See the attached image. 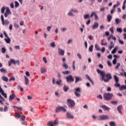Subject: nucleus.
Masks as SVG:
<instances>
[{"instance_id": "3", "label": "nucleus", "mask_w": 126, "mask_h": 126, "mask_svg": "<svg viewBox=\"0 0 126 126\" xmlns=\"http://www.w3.org/2000/svg\"><path fill=\"white\" fill-rule=\"evenodd\" d=\"M66 108H67L66 105H64L63 106H58L56 109V113H59V112H63V113H65V112H66Z\"/></svg>"}, {"instance_id": "64", "label": "nucleus", "mask_w": 126, "mask_h": 126, "mask_svg": "<svg viewBox=\"0 0 126 126\" xmlns=\"http://www.w3.org/2000/svg\"><path fill=\"white\" fill-rule=\"evenodd\" d=\"M89 39H90V40H92L93 39V37L92 36V35H90L88 36Z\"/></svg>"}, {"instance_id": "16", "label": "nucleus", "mask_w": 126, "mask_h": 126, "mask_svg": "<svg viewBox=\"0 0 126 126\" xmlns=\"http://www.w3.org/2000/svg\"><path fill=\"white\" fill-rule=\"evenodd\" d=\"M98 27H99V24L97 22L94 23L92 26V28L94 30L96 29V28H98Z\"/></svg>"}, {"instance_id": "45", "label": "nucleus", "mask_w": 126, "mask_h": 126, "mask_svg": "<svg viewBox=\"0 0 126 126\" xmlns=\"http://www.w3.org/2000/svg\"><path fill=\"white\" fill-rule=\"evenodd\" d=\"M126 2H123V6L122 7V9H123V10H125L126 9Z\"/></svg>"}, {"instance_id": "30", "label": "nucleus", "mask_w": 126, "mask_h": 126, "mask_svg": "<svg viewBox=\"0 0 126 126\" xmlns=\"http://www.w3.org/2000/svg\"><path fill=\"white\" fill-rule=\"evenodd\" d=\"M0 72H4V73H6V72H7L6 69H5L3 68L0 69Z\"/></svg>"}, {"instance_id": "53", "label": "nucleus", "mask_w": 126, "mask_h": 126, "mask_svg": "<svg viewBox=\"0 0 126 126\" xmlns=\"http://www.w3.org/2000/svg\"><path fill=\"white\" fill-rule=\"evenodd\" d=\"M117 63V58H115L113 60V64H116Z\"/></svg>"}, {"instance_id": "21", "label": "nucleus", "mask_w": 126, "mask_h": 126, "mask_svg": "<svg viewBox=\"0 0 126 126\" xmlns=\"http://www.w3.org/2000/svg\"><path fill=\"white\" fill-rule=\"evenodd\" d=\"M1 79L3 80V81H5V82H7L8 81V78H7V77L5 76L2 77Z\"/></svg>"}, {"instance_id": "1", "label": "nucleus", "mask_w": 126, "mask_h": 126, "mask_svg": "<svg viewBox=\"0 0 126 126\" xmlns=\"http://www.w3.org/2000/svg\"><path fill=\"white\" fill-rule=\"evenodd\" d=\"M96 71L97 73H99L101 75L102 80H103L104 82H109V81L113 78V77H112V74H111V73H110L105 75V72L101 71L99 69H97Z\"/></svg>"}, {"instance_id": "9", "label": "nucleus", "mask_w": 126, "mask_h": 126, "mask_svg": "<svg viewBox=\"0 0 126 126\" xmlns=\"http://www.w3.org/2000/svg\"><path fill=\"white\" fill-rule=\"evenodd\" d=\"M66 117L67 119H70L71 120H73L74 119V116L71 114L70 112H67L66 114Z\"/></svg>"}, {"instance_id": "48", "label": "nucleus", "mask_w": 126, "mask_h": 126, "mask_svg": "<svg viewBox=\"0 0 126 126\" xmlns=\"http://www.w3.org/2000/svg\"><path fill=\"white\" fill-rule=\"evenodd\" d=\"M61 83H62V80H61V79H59V80L57 81L56 82V84H57L58 85H60Z\"/></svg>"}, {"instance_id": "5", "label": "nucleus", "mask_w": 126, "mask_h": 126, "mask_svg": "<svg viewBox=\"0 0 126 126\" xmlns=\"http://www.w3.org/2000/svg\"><path fill=\"white\" fill-rule=\"evenodd\" d=\"M81 92V90L80 88H76L75 89L74 94L76 97H79L81 96V94H80Z\"/></svg>"}, {"instance_id": "32", "label": "nucleus", "mask_w": 126, "mask_h": 126, "mask_svg": "<svg viewBox=\"0 0 126 126\" xmlns=\"http://www.w3.org/2000/svg\"><path fill=\"white\" fill-rule=\"evenodd\" d=\"M93 48H94L93 45H91V46H90L89 48V52H91V53H92V52H93Z\"/></svg>"}, {"instance_id": "19", "label": "nucleus", "mask_w": 126, "mask_h": 126, "mask_svg": "<svg viewBox=\"0 0 126 126\" xmlns=\"http://www.w3.org/2000/svg\"><path fill=\"white\" fill-rule=\"evenodd\" d=\"M107 18V22H111V21H112V19L113 18V16L111 15H108Z\"/></svg>"}, {"instance_id": "24", "label": "nucleus", "mask_w": 126, "mask_h": 126, "mask_svg": "<svg viewBox=\"0 0 126 126\" xmlns=\"http://www.w3.org/2000/svg\"><path fill=\"white\" fill-rule=\"evenodd\" d=\"M4 40L7 44H9L10 43V38L9 37H7V38H4Z\"/></svg>"}, {"instance_id": "37", "label": "nucleus", "mask_w": 126, "mask_h": 126, "mask_svg": "<svg viewBox=\"0 0 126 126\" xmlns=\"http://www.w3.org/2000/svg\"><path fill=\"white\" fill-rule=\"evenodd\" d=\"M62 73H63V74H69V73H70V72H69V71H63Z\"/></svg>"}, {"instance_id": "57", "label": "nucleus", "mask_w": 126, "mask_h": 126, "mask_svg": "<svg viewBox=\"0 0 126 126\" xmlns=\"http://www.w3.org/2000/svg\"><path fill=\"white\" fill-rule=\"evenodd\" d=\"M95 14H96V12H92L90 17H93V16H94V15H95Z\"/></svg>"}, {"instance_id": "42", "label": "nucleus", "mask_w": 126, "mask_h": 126, "mask_svg": "<svg viewBox=\"0 0 126 126\" xmlns=\"http://www.w3.org/2000/svg\"><path fill=\"white\" fill-rule=\"evenodd\" d=\"M84 18L85 19H87V18H90V16L89 15V14H86L84 16Z\"/></svg>"}, {"instance_id": "62", "label": "nucleus", "mask_w": 126, "mask_h": 126, "mask_svg": "<svg viewBox=\"0 0 126 126\" xmlns=\"http://www.w3.org/2000/svg\"><path fill=\"white\" fill-rule=\"evenodd\" d=\"M11 63H12V62L11 59L10 61H8V65H9V66H10V65H11Z\"/></svg>"}, {"instance_id": "26", "label": "nucleus", "mask_w": 126, "mask_h": 126, "mask_svg": "<svg viewBox=\"0 0 126 126\" xmlns=\"http://www.w3.org/2000/svg\"><path fill=\"white\" fill-rule=\"evenodd\" d=\"M126 90V85H122L121 86V87L119 88V90L120 91H122V90Z\"/></svg>"}, {"instance_id": "52", "label": "nucleus", "mask_w": 126, "mask_h": 126, "mask_svg": "<svg viewBox=\"0 0 126 126\" xmlns=\"http://www.w3.org/2000/svg\"><path fill=\"white\" fill-rule=\"evenodd\" d=\"M3 34H4L5 38H8V35H7V33H6V32L4 31Z\"/></svg>"}, {"instance_id": "18", "label": "nucleus", "mask_w": 126, "mask_h": 126, "mask_svg": "<svg viewBox=\"0 0 126 126\" xmlns=\"http://www.w3.org/2000/svg\"><path fill=\"white\" fill-rule=\"evenodd\" d=\"M24 78L26 85H29V79H28V77H27L26 76H25Z\"/></svg>"}, {"instance_id": "38", "label": "nucleus", "mask_w": 126, "mask_h": 126, "mask_svg": "<svg viewBox=\"0 0 126 126\" xmlns=\"http://www.w3.org/2000/svg\"><path fill=\"white\" fill-rule=\"evenodd\" d=\"M1 50V53H2V54H4L5 52H6V49H5V48L4 47H2Z\"/></svg>"}, {"instance_id": "59", "label": "nucleus", "mask_w": 126, "mask_h": 126, "mask_svg": "<svg viewBox=\"0 0 126 126\" xmlns=\"http://www.w3.org/2000/svg\"><path fill=\"white\" fill-rule=\"evenodd\" d=\"M7 110H8L7 106H5L4 107L3 111L4 112H7Z\"/></svg>"}, {"instance_id": "20", "label": "nucleus", "mask_w": 126, "mask_h": 126, "mask_svg": "<svg viewBox=\"0 0 126 126\" xmlns=\"http://www.w3.org/2000/svg\"><path fill=\"white\" fill-rule=\"evenodd\" d=\"M115 21L116 24L118 25V24H120V23H121L122 20L119 18H116L115 19Z\"/></svg>"}, {"instance_id": "35", "label": "nucleus", "mask_w": 126, "mask_h": 126, "mask_svg": "<svg viewBox=\"0 0 126 126\" xmlns=\"http://www.w3.org/2000/svg\"><path fill=\"white\" fill-rule=\"evenodd\" d=\"M19 6V3L17 1H15V7L17 8Z\"/></svg>"}, {"instance_id": "29", "label": "nucleus", "mask_w": 126, "mask_h": 126, "mask_svg": "<svg viewBox=\"0 0 126 126\" xmlns=\"http://www.w3.org/2000/svg\"><path fill=\"white\" fill-rule=\"evenodd\" d=\"M64 92H67L68 91V88L67 86H64L63 88Z\"/></svg>"}, {"instance_id": "12", "label": "nucleus", "mask_w": 126, "mask_h": 126, "mask_svg": "<svg viewBox=\"0 0 126 126\" xmlns=\"http://www.w3.org/2000/svg\"><path fill=\"white\" fill-rule=\"evenodd\" d=\"M122 109H123V105H119L117 107V111L119 112V114L123 115V112H122Z\"/></svg>"}, {"instance_id": "54", "label": "nucleus", "mask_w": 126, "mask_h": 126, "mask_svg": "<svg viewBox=\"0 0 126 126\" xmlns=\"http://www.w3.org/2000/svg\"><path fill=\"white\" fill-rule=\"evenodd\" d=\"M21 118L22 121H25L26 117L24 116V115H22Z\"/></svg>"}, {"instance_id": "31", "label": "nucleus", "mask_w": 126, "mask_h": 126, "mask_svg": "<svg viewBox=\"0 0 126 126\" xmlns=\"http://www.w3.org/2000/svg\"><path fill=\"white\" fill-rule=\"evenodd\" d=\"M121 66V63H117V65L115 67V69L118 70L119 69V68Z\"/></svg>"}, {"instance_id": "36", "label": "nucleus", "mask_w": 126, "mask_h": 126, "mask_svg": "<svg viewBox=\"0 0 126 126\" xmlns=\"http://www.w3.org/2000/svg\"><path fill=\"white\" fill-rule=\"evenodd\" d=\"M117 32H119V33H122L123 32V29L121 28H118L117 29Z\"/></svg>"}, {"instance_id": "47", "label": "nucleus", "mask_w": 126, "mask_h": 126, "mask_svg": "<svg viewBox=\"0 0 126 126\" xmlns=\"http://www.w3.org/2000/svg\"><path fill=\"white\" fill-rule=\"evenodd\" d=\"M114 85L115 87H120L121 86V85L119 84V82H116Z\"/></svg>"}, {"instance_id": "34", "label": "nucleus", "mask_w": 126, "mask_h": 126, "mask_svg": "<svg viewBox=\"0 0 126 126\" xmlns=\"http://www.w3.org/2000/svg\"><path fill=\"white\" fill-rule=\"evenodd\" d=\"M109 125L110 126H116V123L113 121L110 122Z\"/></svg>"}, {"instance_id": "10", "label": "nucleus", "mask_w": 126, "mask_h": 126, "mask_svg": "<svg viewBox=\"0 0 126 126\" xmlns=\"http://www.w3.org/2000/svg\"><path fill=\"white\" fill-rule=\"evenodd\" d=\"M100 120L105 121L106 120H109V117L108 115H101L99 116Z\"/></svg>"}, {"instance_id": "58", "label": "nucleus", "mask_w": 126, "mask_h": 126, "mask_svg": "<svg viewBox=\"0 0 126 126\" xmlns=\"http://www.w3.org/2000/svg\"><path fill=\"white\" fill-rule=\"evenodd\" d=\"M111 37L112 38V39H113V40H114V41H116L117 40V38H116L115 36H114V35H111Z\"/></svg>"}, {"instance_id": "46", "label": "nucleus", "mask_w": 126, "mask_h": 126, "mask_svg": "<svg viewBox=\"0 0 126 126\" xmlns=\"http://www.w3.org/2000/svg\"><path fill=\"white\" fill-rule=\"evenodd\" d=\"M107 42L104 43V40H101V45L102 46H107Z\"/></svg>"}, {"instance_id": "50", "label": "nucleus", "mask_w": 126, "mask_h": 126, "mask_svg": "<svg viewBox=\"0 0 126 126\" xmlns=\"http://www.w3.org/2000/svg\"><path fill=\"white\" fill-rule=\"evenodd\" d=\"M75 61H73V64H72V67H73V70H75Z\"/></svg>"}, {"instance_id": "28", "label": "nucleus", "mask_w": 126, "mask_h": 126, "mask_svg": "<svg viewBox=\"0 0 126 126\" xmlns=\"http://www.w3.org/2000/svg\"><path fill=\"white\" fill-rule=\"evenodd\" d=\"M113 77L114 78L115 82H119V77L117 76L116 75H114Z\"/></svg>"}, {"instance_id": "7", "label": "nucleus", "mask_w": 126, "mask_h": 126, "mask_svg": "<svg viewBox=\"0 0 126 126\" xmlns=\"http://www.w3.org/2000/svg\"><path fill=\"white\" fill-rule=\"evenodd\" d=\"M59 124V121L55 120L54 122H49L47 123L48 126H56Z\"/></svg>"}, {"instance_id": "51", "label": "nucleus", "mask_w": 126, "mask_h": 126, "mask_svg": "<svg viewBox=\"0 0 126 126\" xmlns=\"http://www.w3.org/2000/svg\"><path fill=\"white\" fill-rule=\"evenodd\" d=\"M109 31H110V32H111L112 34H114V28L113 27L110 28L109 29Z\"/></svg>"}, {"instance_id": "43", "label": "nucleus", "mask_w": 126, "mask_h": 126, "mask_svg": "<svg viewBox=\"0 0 126 126\" xmlns=\"http://www.w3.org/2000/svg\"><path fill=\"white\" fill-rule=\"evenodd\" d=\"M117 50H118V47H115L112 51V54H115L117 52Z\"/></svg>"}, {"instance_id": "56", "label": "nucleus", "mask_w": 126, "mask_h": 126, "mask_svg": "<svg viewBox=\"0 0 126 126\" xmlns=\"http://www.w3.org/2000/svg\"><path fill=\"white\" fill-rule=\"evenodd\" d=\"M12 80H13V81H14V80H15V78H14V77H11L9 79V81H11Z\"/></svg>"}, {"instance_id": "2", "label": "nucleus", "mask_w": 126, "mask_h": 126, "mask_svg": "<svg viewBox=\"0 0 126 126\" xmlns=\"http://www.w3.org/2000/svg\"><path fill=\"white\" fill-rule=\"evenodd\" d=\"M114 96V94L110 93H106L103 94V98L105 101H110L112 100V98Z\"/></svg>"}, {"instance_id": "33", "label": "nucleus", "mask_w": 126, "mask_h": 126, "mask_svg": "<svg viewBox=\"0 0 126 126\" xmlns=\"http://www.w3.org/2000/svg\"><path fill=\"white\" fill-rule=\"evenodd\" d=\"M1 95H2V96H3V97H4V98H7V95H6V94L4 93V92H2L1 93Z\"/></svg>"}, {"instance_id": "4", "label": "nucleus", "mask_w": 126, "mask_h": 126, "mask_svg": "<svg viewBox=\"0 0 126 126\" xmlns=\"http://www.w3.org/2000/svg\"><path fill=\"white\" fill-rule=\"evenodd\" d=\"M67 105L69 108H73L75 106V102L74 100L69 98L67 100Z\"/></svg>"}, {"instance_id": "40", "label": "nucleus", "mask_w": 126, "mask_h": 126, "mask_svg": "<svg viewBox=\"0 0 126 126\" xmlns=\"http://www.w3.org/2000/svg\"><path fill=\"white\" fill-rule=\"evenodd\" d=\"M95 48L96 49V51H100V47H99V45H98V44L95 45Z\"/></svg>"}, {"instance_id": "17", "label": "nucleus", "mask_w": 126, "mask_h": 126, "mask_svg": "<svg viewBox=\"0 0 126 126\" xmlns=\"http://www.w3.org/2000/svg\"><path fill=\"white\" fill-rule=\"evenodd\" d=\"M12 63H13V64H16V63L18 64V65H19L20 64V62L18 60L15 61L13 59H11Z\"/></svg>"}, {"instance_id": "61", "label": "nucleus", "mask_w": 126, "mask_h": 126, "mask_svg": "<svg viewBox=\"0 0 126 126\" xmlns=\"http://www.w3.org/2000/svg\"><path fill=\"white\" fill-rule=\"evenodd\" d=\"M86 78H87V79H88L89 80V81H91V78H90V77H89V76L88 75H86Z\"/></svg>"}, {"instance_id": "25", "label": "nucleus", "mask_w": 126, "mask_h": 126, "mask_svg": "<svg viewBox=\"0 0 126 126\" xmlns=\"http://www.w3.org/2000/svg\"><path fill=\"white\" fill-rule=\"evenodd\" d=\"M72 11H73V9H72L70 10V11L68 13V15H69V16H74V15H73V14H72Z\"/></svg>"}, {"instance_id": "55", "label": "nucleus", "mask_w": 126, "mask_h": 126, "mask_svg": "<svg viewBox=\"0 0 126 126\" xmlns=\"http://www.w3.org/2000/svg\"><path fill=\"white\" fill-rule=\"evenodd\" d=\"M119 42L120 44H121V45H124V44H125V43L124 42V41H123L121 39H119Z\"/></svg>"}, {"instance_id": "39", "label": "nucleus", "mask_w": 126, "mask_h": 126, "mask_svg": "<svg viewBox=\"0 0 126 126\" xmlns=\"http://www.w3.org/2000/svg\"><path fill=\"white\" fill-rule=\"evenodd\" d=\"M50 46L52 48H55L56 47V44H55V42H53L50 43Z\"/></svg>"}, {"instance_id": "60", "label": "nucleus", "mask_w": 126, "mask_h": 126, "mask_svg": "<svg viewBox=\"0 0 126 126\" xmlns=\"http://www.w3.org/2000/svg\"><path fill=\"white\" fill-rule=\"evenodd\" d=\"M16 117L17 118H18L19 119H20V118H21V116H20L18 113H16Z\"/></svg>"}, {"instance_id": "8", "label": "nucleus", "mask_w": 126, "mask_h": 126, "mask_svg": "<svg viewBox=\"0 0 126 126\" xmlns=\"http://www.w3.org/2000/svg\"><path fill=\"white\" fill-rule=\"evenodd\" d=\"M1 20L2 25H7L9 24V21L7 20H4V18H3V15H1Z\"/></svg>"}, {"instance_id": "13", "label": "nucleus", "mask_w": 126, "mask_h": 126, "mask_svg": "<svg viewBox=\"0 0 126 126\" xmlns=\"http://www.w3.org/2000/svg\"><path fill=\"white\" fill-rule=\"evenodd\" d=\"M14 99H15V94H12L10 95L9 99L10 102H11V101H12V100H14Z\"/></svg>"}, {"instance_id": "49", "label": "nucleus", "mask_w": 126, "mask_h": 126, "mask_svg": "<svg viewBox=\"0 0 126 126\" xmlns=\"http://www.w3.org/2000/svg\"><path fill=\"white\" fill-rule=\"evenodd\" d=\"M18 89H20V91H21V92H22L23 91V90H24L23 88L21 87V86H18Z\"/></svg>"}, {"instance_id": "11", "label": "nucleus", "mask_w": 126, "mask_h": 126, "mask_svg": "<svg viewBox=\"0 0 126 126\" xmlns=\"http://www.w3.org/2000/svg\"><path fill=\"white\" fill-rule=\"evenodd\" d=\"M100 108H102L104 111H110L111 108L105 105H103L102 106H100Z\"/></svg>"}, {"instance_id": "27", "label": "nucleus", "mask_w": 126, "mask_h": 126, "mask_svg": "<svg viewBox=\"0 0 126 126\" xmlns=\"http://www.w3.org/2000/svg\"><path fill=\"white\" fill-rule=\"evenodd\" d=\"M63 67H64V68H65V69H67V68H68V65H67V64L66 63H64L63 64Z\"/></svg>"}, {"instance_id": "63", "label": "nucleus", "mask_w": 126, "mask_h": 126, "mask_svg": "<svg viewBox=\"0 0 126 126\" xmlns=\"http://www.w3.org/2000/svg\"><path fill=\"white\" fill-rule=\"evenodd\" d=\"M77 57L80 59V60H81L82 57H81V55H80L79 53L77 54Z\"/></svg>"}, {"instance_id": "23", "label": "nucleus", "mask_w": 126, "mask_h": 126, "mask_svg": "<svg viewBox=\"0 0 126 126\" xmlns=\"http://www.w3.org/2000/svg\"><path fill=\"white\" fill-rule=\"evenodd\" d=\"M6 13H7L8 15L11 14V11H10V9H9V8L6 7Z\"/></svg>"}, {"instance_id": "15", "label": "nucleus", "mask_w": 126, "mask_h": 126, "mask_svg": "<svg viewBox=\"0 0 126 126\" xmlns=\"http://www.w3.org/2000/svg\"><path fill=\"white\" fill-rule=\"evenodd\" d=\"M58 51L59 55H61V56H63L64 55V50H63L62 49L59 48Z\"/></svg>"}, {"instance_id": "22", "label": "nucleus", "mask_w": 126, "mask_h": 126, "mask_svg": "<svg viewBox=\"0 0 126 126\" xmlns=\"http://www.w3.org/2000/svg\"><path fill=\"white\" fill-rule=\"evenodd\" d=\"M40 70H41V73H45V72H46L47 71V69H46L44 67H42L40 68Z\"/></svg>"}, {"instance_id": "14", "label": "nucleus", "mask_w": 126, "mask_h": 126, "mask_svg": "<svg viewBox=\"0 0 126 126\" xmlns=\"http://www.w3.org/2000/svg\"><path fill=\"white\" fill-rule=\"evenodd\" d=\"M75 83H77V82H79V81H82V78L80 77H77V76H75Z\"/></svg>"}, {"instance_id": "41", "label": "nucleus", "mask_w": 126, "mask_h": 126, "mask_svg": "<svg viewBox=\"0 0 126 126\" xmlns=\"http://www.w3.org/2000/svg\"><path fill=\"white\" fill-rule=\"evenodd\" d=\"M111 104H112V105H117L118 104V101H111Z\"/></svg>"}, {"instance_id": "6", "label": "nucleus", "mask_w": 126, "mask_h": 126, "mask_svg": "<svg viewBox=\"0 0 126 126\" xmlns=\"http://www.w3.org/2000/svg\"><path fill=\"white\" fill-rule=\"evenodd\" d=\"M66 82L68 83H71V82H73L74 81V78L71 75H69L65 77Z\"/></svg>"}, {"instance_id": "44", "label": "nucleus", "mask_w": 126, "mask_h": 126, "mask_svg": "<svg viewBox=\"0 0 126 126\" xmlns=\"http://www.w3.org/2000/svg\"><path fill=\"white\" fill-rule=\"evenodd\" d=\"M5 10V8L4 6H3L2 8L1 9V12L2 14L4 13V11Z\"/></svg>"}]
</instances>
